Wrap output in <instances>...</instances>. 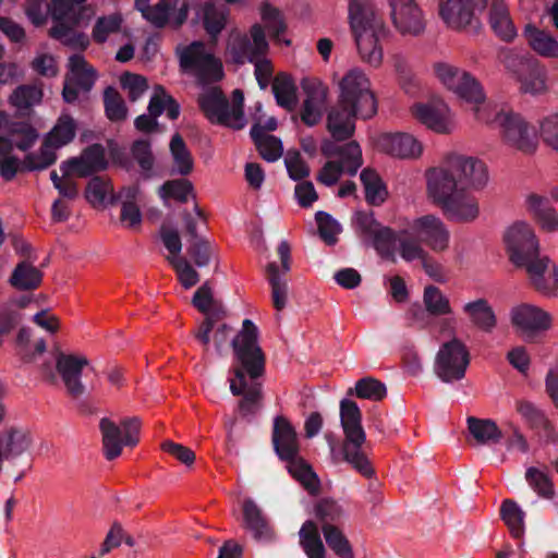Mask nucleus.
<instances>
[{
    "mask_svg": "<svg viewBox=\"0 0 558 558\" xmlns=\"http://www.w3.org/2000/svg\"><path fill=\"white\" fill-rule=\"evenodd\" d=\"M69 73L63 86V99L66 102L75 101L81 93H88L95 81V70L87 64L84 57L73 54L69 59Z\"/></svg>",
    "mask_w": 558,
    "mask_h": 558,
    "instance_id": "20",
    "label": "nucleus"
},
{
    "mask_svg": "<svg viewBox=\"0 0 558 558\" xmlns=\"http://www.w3.org/2000/svg\"><path fill=\"white\" fill-rule=\"evenodd\" d=\"M354 228L356 234L366 244H372L385 258L395 259L398 250L405 262L422 260L428 254L421 240L411 230V227L400 230L398 233L389 227H381L373 213L356 211Z\"/></svg>",
    "mask_w": 558,
    "mask_h": 558,
    "instance_id": "3",
    "label": "nucleus"
},
{
    "mask_svg": "<svg viewBox=\"0 0 558 558\" xmlns=\"http://www.w3.org/2000/svg\"><path fill=\"white\" fill-rule=\"evenodd\" d=\"M148 114H142L136 118L135 128L138 131H154L157 125V117L163 112H166L171 120L177 119L179 116V106L161 86H156L148 105Z\"/></svg>",
    "mask_w": 558,
    "mask_h": 558,
    "instance_id": "28",
    "label": "nucleus"
},
{
    "mask_svg": "<svg viewBox=\"0 0 558 558\" xmlns=\"http://www.w3.org/2000/svg\"><path fill=\"white\" fill-rule=\"evenodd\" d=\"M352 395L360 399L378 402L387 397V387L379 379L365 376L355 383L354 389H351Z\"/></svg>",
    "mask_w": 558,
    "mask_h": 558,
    "instance_id": "50",
    "label": "nucleus"
},
{
    "mask_svg": "<svg viewBox=\"0 0 558 558\" xmlns=\"http://www.w3.org/2000/svg\"><path fill=\"white\" fill-rule=\"evenodd\" d=\"M488 0H446L440 3L439 13L445 23L456 29H462L478 23L475 12H482Z\"/></svg>",
    "mask_w": 558,
    "mask_h": 558,
    "instance_id": "22",
    "label": "nucleus"
},
{
    "mask_svg": "<svg viewBox=\"0 0 558 558\" xmlns=\"http://www.w3.org/2000/svg\"><path fill=\"white\" fill-rule=\"evenodd\" d=\"M31 442V434L25 429L10 428L0 433L1 451L8 460L25 452Z\"/></svg>",
    "mask_w": 558,
    "mask_h": 558,
    "instance_id": "41",
    "label": "nucleus"
},
{
    "mask_svg": "<svg viewBox=\"0 0 558 558\" xmlns=\"http://www.w3.org/2000/svg\"><path fill=\"white\" fill-rule=\"evenodd\" d=\"M196 15L207 33L217 36L227 24L229 10L222 4L207 1L198 7Z\"/></svg>",
    "mask_w": 558,
    "mask_h": 558,
    "instance_id": "38",
    "label": "nucleus"
},
{
    "mask_svg": "<svg viewBox=\"0 0 558 558\" xmlns=\"http://www.w3.org/2000/svg\"><path fill=\"white\" fill-rule=\"evenodd\" d=\"M360 180L364 189L365 199L369 205L378 206L387 197V189L379 174L369 168L362 170Z\"/></svg>",
    "mask_w": 558,
    "mask_h": 558,
    "instance_id": "43",
    "label": "nucleus"
},
{
    "mask_svg": "<svg viewBox=\"0 0 558 558\" xmlns=\"http://www.w3.org/2000/svg\"><path fill=\"white\" fill-rule=\"evenodd\" d=\"M411 230L435 252H442L449 245L450 233L445 223L434 215L422 216L410 225Z\"/></svg>",
    "mask_w": 558,
    "mask_h": 558,
    "instance_id": "25",
    "label": "nucleus"
},
{
    "mask_svg": "<svg viewBox=\"0 0 558 558\" xmlns=\"http://www.w3.org/2000/svg\"><path fill=\"white\" fill-rule=\"evenodd\" d=\"M122 31V16L118 13L99 17L93 29V37L98 43L106 41L111 35Z\"/></svg>",
    "mask_w": 558,
    "mask_h": 558,
    "instance_id": "61",
    "label": "nucleus"
},
{
    "mask_svg": "<svg viewBox=\"0 0 558 558\" xmlns=\"http://www.w3.org/2000/svg\"><path fill=\"white\" fill-rule=\"evenodd\" d=\"M251 136L255 142L260 156L265 160L272 162L282 156L283 147L279 138L272 135L260 136L258 128L251 130Z\"/></svg>",
    "mask_w": 558,
    "mask_h": 558,
    "instance_id": "57",
    "label": "nucleus"
},
{
    "mask_svg": "<svg viewBox=\"0 0 558 558\" xmlns=\"http://www.w3.org/2000/svg\"><path fill=\"white\" fill-rule=\"evenodd\" d=\"M387 154L401 159L417 158L422 154V144L409 133L384 134L378 142Z\"/></svg>",
    "mask_w": 558,
    "mask_h": 558,
    "instance_id": "31",
    "label": "nucleus"
},
{
    "mask_svg": "<svg viewBox=\"0 0 558 558\" xmlns=\"http://www.w3.org/2000/svg\"><path fill=\"white\" fill-rule=\"evenodd\" d=\"M445 216L456 222H471L478 217L480 207L476 198L461 190L452 199L441 207Z\"/></svg>",
    "mask_w": 558,
    "mask_h": 558,
    "instance_id": "33",
    "label": "nucleus"
},
{
    "mask_svg": "<svg viewBox=\"0 0 558 558\" xmlns=\"http://www.w3.org/2000/svg\"><path fill=\"white\" fill-rule=\"evenodd\" d=\"M390 17L402 35L418 36L425 28L422 11L414 0H387Z\"/></svg>",
    "mask_w": 558,
    "mask_h": 558,
    "instance_id": "23",
    "label": "nucleus"
},
{
    "mask_svg": "<svg viewBox=\"0 0 558 558\" xmlns=\"http://www.w3.org/2000/svg\"><path fill=\"white\" fill-rule=\"evenodd\" d=\"M471 363L468 347L457 337L444 342L435 357L434 372L444 383L459 381L465 377Z\"/></svg>",
    "mask_w": 558,
    "mask_h": 558,
    "instance_id": "10",
    "label": "nucleus"
},
{
    "mask_svg": "<svg viewBox=\"0 0 558 558\" xmlns=\"http://www.w3.org/2000/svg\"><path fill=\"white\" fill-rule=\"evenodd\" d=\"M104 148L94 145L86 148L77 158L69 159L60 165L64 177H87L106 168Z\"/></svg>",
    "mask_w": 558,
    "mask_h": 558,
    "instance_id": "29",
    "label": "nucleus"
},
{
    "mask_svg": "<svg viewBox=\"0 0 558 558\" xmlns=\"http://www.w3.org/2000/svg\"><path fill=\"white\" fill-rule=\"evenodd\" d=\"M74 0H53L49 11L54 20V26L50 29V35L66 44L85 47L88 44L87 38L73 31L72 26L76 23Z\"/></svg>",
    "mask_w": 558,
    "mask_h": 558,
    "instance_id": "18",
    "label": "nucleus"
},
{
    "mask_svg": "<svg viewBox=\"0 0 558 558\" xmlns=\"http://www.w3.org/2000/svg\"><path fill=\"white\" fill-rule=\"evenodd\" d=\"M525 481L539 497L551 499L555 496L553 482L546 472L530 466L525 471Z\"/></svg>",
    "mask_w": 558,
    "mask_h": 558,
    "instance_id": "60",
    "label": "nucleus"
},
{
    "mask_svg": "<svg viewBox=\"0 0 558 558\" xmlns=\"http://www.w3.org/2000/svg\"><path fill=\"white\" fill-rule=\"evenodd\" d=\"M243 519L245 529L252 533L255 539L272 541L275 538V532L272 527L254 500H244Z\"/></svg>",
    "mask_w": 558,
    "mask_h": 558,
    "instance_id": "36",
    "label": "nucleus"
},
{
    "mask_svg": "<svg viewBox=\"0 0 558 558\" xmlns=\"http://www.w3.org/2000/svg\"><path fill=\"white\" fill-rule=\"evenodd\" d=\"M167 259L174 268L178 280L184 289H191L198 283L199 275L186 259L175 256L167 257Z\"/></svg>",
    "mask_w": 558,
    "mask_h": 558,
    "instance_id": "63",
    "label": "nucleus"
},
{
    "mask_svg": "<svg viewBox=\"0 0 558 558\" xmlns=\"http://www.w3.org/2000/svg\"><path fill=\"white\" fill-rule=\"evenodd\" d=\"M529 208L544 229L551 231L558 227L557 214L547 206V199L533 194L529 197Z\"/></svg>",
    "mask_w": 558,
    "mask_h": 558,
    "instance_id": "53",
    "label": "nucleus"
},
{
    "mask_svg": "<svg viewBox=\"0 0 558 558\" xmlns=\"http://www.w3.org/2000/svg\"><path fill=\"white\" fill-rule=\"evenodd\" d=\"M531 286L546 298H555L558 291V268L548 257H536L523 266Z\"/></svg>",
    "mask_w": 558,
    "mask_h": 558,
    "instance_id": "24",
    "label": "nucleus"
},
{
    "mask_svg": "<svg viewBox=\"0 0 558 558\" xmlns=\"http://www.w3.org/2000/svg\"><path fill=\"white\" fill-rule=\"evenodd\" d=\"M523 34L530 47L539 56L545 58L558 56L557 40L545 31L537 28L533 24H526Z\"/></svg>",
    "mask_w": 558,
    "mask_h": 558,
    "instance_id": "40",
    "label": "nucleus"
},
{
    "mask_svg": "<svg viewBox=\"0 0 558 558\" xmlns=\"http://www.w3.org/2000/svg\"><path fill=\"white\" fill-rule=\"evenodd\" d=\"M299 535L300 544L308 558H325V548L314 522L306 521Z\"/></svg>",
    "mask_w": 558,
    "mask_h": 558,
    "instance_id": "48",
    "label": "nucleus"
},
{
    "mask_svg": "<svg viewBox=\"0 0 558 558\" xmlns=\"http://www.w3.org/2000/svg\"><path fill=\"white\" fill-rule=\"evenodd\" d=\"M272 94L276 102L291 111L298 104V88L293 78L287 73H279L272 80Z\"/></svg>",
    "mask_w": 558,
    "mask_h": 558,
    "instance_id": "42",
    "label": "nucleus"
},
{
    "mask_svg": "<svg viewBox=\"0 0 558 558\" xmlns=\"http://www.w3.org/2000/svg\"><path fill=\"white\" fill-rule=\"evenodd\" d=\"M187 253L199 268L207 266L215 255L211 243L205 238H195L190 241Z\"/></svg>",
    "mask_w": 558,
    "mask_h": 558,
    "instance_id": "64",
    "label": "nucleus"
},
{
    "mask_svg": "<svg viewBox=\"0 0 558 558\" xmlns=\"http://www.w3.org/2000/svg\"><path fill=\"white\" fill-rule=\"evenodd\" d=\"M192 304L206 316L195 332V337L207 349L211 339L210 331L214 324L223 317L225 310L222 304L215 299L213 288L207 281L196 290L192 299Z\"/></svg>",
    "mask_w": 558,
    "mask_h": 558,
    "instance_id": "19",
    "label": "nucleus"
},
{
    "mask_svg": "<svg viewBox=\"0 0 558 558\" xmlns=\"http://www.w3.org/2000/svg\"><path fill=\"white\" fill-rule=\"evenodd\" d=\"M268 281L271 286L272 303L277 311L284 308L288 300V283L279 274L278 266L271 263L267 266Z\"/></svg>",
    "mask_w": 558,
    "mask_h": 558,
    "instance_id": "59",
    "label": "nucleus"
},
{
    "mask_svg": "<svg viewBox=\"0 0 558 558\" xmlns=\"http://www.w3.org/2000/svg\"><path fill=\"white\" fill-rule=\"evenodd\" d=\"M231 344L242 367L233 369L229 378L230 391L233 396H242L239 410L242 415L255 412L260 398V385L257 378L263 373L264 356L257 344V328L250 320L243 322L240 333L232 339Z\"/></svg>",
    "mask_w": 558,
    "mask_h": 558,
    "instance_id": "1",
    "label": "nucleus"
},
{
    "mask_svg": "<svg viewBox=\"0 0 558 558\" xmlns=\"http://www.w3.org/2000/svg\"><path fill=\"white\" fill-rule=\"evenodd\" d=\"M140 189L135 185L121 190L118 198L121 202L120 223L131 231H138L142 226L143 215L138 207Z\"/></svg>",
    "mask_w": 558,
    "mask_h": 558,
    "instance_id": "34",
    "label": "nucleus"
},
{
    "mask_svg": "<svg viewBox=\"0 0 558 558\" xmlns=\"http://www.w3.org/2000/svg\"><path fill=\"white\" fill-rule=\"evenodd\" d=\"M52 362L56 364L54 367L48 363H44L40 366L43 376L53 380L57 372L70 395L74 397L83 395L85 387L81 381V375L83 368L88 365L87 359L83 355L68 354L59 348H54L52 351Z\"/></svg>",
    "mask_w": 558,
    "mask_h": 558,
    "instance_id": "11",
    "label": "nucleus"
},
{
    "mask_svg": "<svg viewBox=\"0 0 558 558\" xmlns=\"http://www.w3.org/2000/svg\"><path fill=\"white\" fill-rule=\"evenodd\" d=\"M301 86L305 93L301 120L308 126L316 125L322 117L327 101V87L318 80L304 78Z\"/></svg>",
    "mask_w": 558,
    "mask_h": 558,
    "instance_id": "27",
    "label": "nucleus"
},
{
    "mask_svg": "<svg viewBox=\"0 0 558 558\" xmlns=\"http://www.w3.org/2000/svg\"><path fill=\"white\" fill-rule=\"evenodd\" d=\"M269 50L264 27L255 23L246 34L232 33L229 36L226 56L236 64L254 62L257 58L264 57Z\"/></svg>",
    "mask_w": 558,
    "mask_h": 558,
    "instance_id": "14",
    "label": "nucleus"
},
{
    "mask_svg": "<svg viewBox=\"0 0 558 558\" xmlns=\"http://www.w3.org/2000/svg\"><path fill=\"white\" fill-rule=\"evenodd\" d=\"M546 70L537 59H534L529 70L523 71L518 77L521 83V89L524 93L539 94L546 89Z\"/></svg>",
    "mask_w": 558,
    "mask_h": 558,
    "instance_id": "49",
    "label": "nucleus"
},
{
    "mask_svg": "<svg viewBox=\"0 0 558 558\" xmlns=\"http://www.w3.org/2000/svg\"><path fill=\"white\" fill-rule=\"evenodd\" d=\"M411 112L428 129L441 134L449 132L446 119L447 106L442 101L417 102L412 106Z\"/></svg>",
    "mask_w": 558,
    "mask_h": 558,
    "instance_id": "32",
    "label": "nucleus"
},
{
    "mask_svg": "<svg viewBox=\"0 0 558 558\" xmlns=\"http://www.w3.org/2000/svg\"><path fill=\"white\" fill-rule=\"evenodd\" d=\"M232 97L233 104L230 106L218 88H209L202 94L199 105L211 122L240 130L246 124L242 110L244 97L239 89L233 92Z\"/></svg>",
    "mask_w": 558,
    "mask_h": 558,
    "instance_id": "9",
    "label": "nucleus"
},
{
    "mask_svg": "<svg viewBox=\"0 0 558 558\" xmlns=\"http://www.w3.org/2000/svg\"><path fill=\"white\" fill-rule=\"evenodd\" d=\"M272 442L280 459L287 461L289 473L310 493L317 492L319 481L311 465L299 456L295 429L284 417L275 418Z\"/></svg>",
    "mask_w": 558,
    "mask_h": 558,
    "instance_id": "6",
    "label": "nucleus"
},
{
    "mask_svg": "<svg viewBox=\"0 0 558 558\" xmlns=\"http://www.w3.org/2000/svg\"><path fill=\"white\" fill-rule=\"evenodd\" d=\"M158 194L166 206L171 199L186 203L193 196V185L184 179L169 180L159 187Z\"/></svg>",
    "mask_w": 558,
    "mask_h": 558,
    "instance_id": "51",
    "label": "nucleus"
},
{
    "mask_svg": "<svg viewBox=\"0 0 558 558\" xmlns=\"http://www.w3.org/2000/svg\"><path fill=\"white\" fill-rule=\"evenodd\" d=\"M466 423L470 434L480 445L498 444L504 436L496 422L490 418L469 416Z\"/></svg>",
    "mask_w": 558,
    "mask_h": 558,
    "instance_id": "39",
    "label": "nucleus"
},
{
    "mask_svg": "<svg viewBox=\"0 0 558 558\" xmlns=\"http://www.w3.org/2000/svg\"><path fill=\"white\" fill-rule=\"evenodd\" d=\"M38 138L35 129L25 122H11L8 114L0 111V174L11 180L17 173L21 161L13 148H31Z\"/></svg>",
    "mask_w": 558,
    "mask_h": 558,
    "instance_id": "7",
    "label": "nucleus"
},
{
    "mask_svg": "<svg viewBox=\"0 0 558 558\" xmlns=\"http://www.w3.org/2000/svg\"><path fill=\"white\" fill-rule=\"evenodd\" d=\"M500 517L514 538L524 534V511L512 499H505L500 507Z\"/></svg>",
    "mask_w": 558,
    "mask_h": 558,
    "instance_id": "47",
    "label": "nucleus"
},
{
    "mask_svg": "<svg viewBox=\"0 0 558 558\" xmlns=\"http://www.w3.org/2000/svg\"><path fill=\"white\" fill-rule=\"evenodd\" d=\"M476 119L498 129L506 144L523 153H532L537 145V135L520 114L504 109L486 110L476 108Z\"/></svg>",
    "mask_w": 558,
    "mask_h": 558,
    "instance_id": "8",
    "label": "nucleus"
},
{
    "mask_svg": "<svg viewBox=\"0 0 558 558\" xmlns=\"http://www.w3.org/2000/svg\"><path fill=\"white\" fill-rule=\"evenodd\" d=\"M169 148L172 158V173L180 175L190 174L194 167V160L179 134L172 136Z\"/></svg>",
    "mask_w": 558,
    "mask_h": 558,
    "instance_id": "44",
    "label": "nucleus"
},
{
    "mask_svg": "<svg viewBox=\"0 0 558 558\" xmlns=\"http://www.w3.org/2000/svg\"><path fill=\"white\" fill-rule=\"evenodd\" d=\"M75 135V123L69 116H62L54 128L46 136V141L56 149L70 143Z\"/></svg>",
    "mask_w": 558,
    "mask_h": 558,
    "instance_id": "56",
    "label": "nucleus"
},
{
    "mask_svg": "<svg viewBox=\"0 0 558 558\" xmlns=\"http://www.w3.org/2000/svg\"><path fill=\"white\" fill-rule=\"evenodd\" d=\"M488 180L483 161L461 155H450L444 167L427 172V190L433 202L442 207L468 186L483 187Z\"/></svg>",
    "mask_w": 558,
    "mask_h": 558,
    "instance_id": "2",
    "label": "nucleus"
},
{
    "mask_svg": "<svg viewBox=\"0 0 558 558\" xmlns=\"http://www.w3.org/2000/svg\"><path fill=\"white\" fill-rule=\"evenodd\" d=\"M85 196L94 207H105L116 199L110 181L99 177H95L88 182Z\"/></svg>",
    "mask_w": 558,
    "mask_h": 558,
    "instance_id": "46",
    "label": "nucleus"
},
{
    "mask_svg": "<svg viewBox=\"0 0 558 558\" xmlns=\"http://www.w3.org/2000/svg\"><path fill=\"white\" fill-rule=\"evenodd\" d=\"M463 313L478 330L490 333L497 326L494 308L486 299H476L463 305Z\"/></svg>",
    "mask_w": 558,
    "mask_h": 558,
    "instance_id": "37",
    "label": "nucleus"
},
{
    "mask_svg": "<svg viewBox=\"0 0 558 558\" xmlns=\"http://www.w3.org/2000/svg\"><path fill=\"white\" fill-rule=\"evenodd\" d=\"M488 21L492 29L501 40L510 43L515 38L517 28L504 0H492Z\"/></svg>",
    "mask_w": 558,
    "mask_h": 558,
    "instance_id": "35",
    "label": "nucleus"
},
{
    "mask_svg": "<svg viewBox=\"0 0 558 558\" xmlns=\"http://www.w3.org/2000/svg\"><path fill=\"white\" fill-rule=\"evenodd\" d=\"M182 69L201 81H218L223 75L221 61L199 41L179 49Z\"/></svg>",
    "mask_w": 558,
    "mask_h": 558,
    "instance_id": "16",
    "label": "nucleus"
},
{
    "mask_svg": "<svg viewBox=\"0 0 558 558\" xmlns=\"http://www.w3.org/2000/svg\"><path fill=\"white\" fill-rule=\"evenodd\" d=\"M349 76L344 75L338 84L339 87V101L332 105L327 112V130L332 141H327L323 144V153L327 156L342 154L335 143H344L343 148H347L345 141L349 138Z\"/></svg>",
    "mask_w": 558,
    "mask_h": 558,
    "instance_id": "13",
    "label": "nucleus"
},
{
    "mask_svg": "<svg viewBox=\"0 0 558 558\" xmlns=\"http://www.w3.org/2000/svg\"><path fill=\"white\" fill-rule=\"evenodd\" d=\"M433 69L436 77L460 98L474 105L484 102L483 88L480 82L469 72L448 62H436Z\"/></svg>",
    "mask_w": 558,
    "mask_h": 558,
    "instance_id": "15",
    "label": "nucleus"
},
{
    "mask_svg": "<svg viewBox=\"0 0 558 558\" xmlns=\"http://www.w3.org/2000/svg\"><path fill=\"white\" fill-rule=\"evenodd\" d=\"M259 14L270 36L277 43L290 46V39H287L286 37L282 36L287 26L280 11L269 3H263L259 7Z\"/></svg>",
    "mask_w": 558,
    "mask_h": 558,
    "instance_id": "45",
    "label": "nucleus"
},
{
    "mask_svg": "<svg viewBox=\"0 0 558 558\" xmlns=\"http://www.w3.org/2000/svg\"><path fill=\"white\" fill-rule=\"evenodd\" d=\"M43 89L38 85H21L10 96L9 102L19 111H25L40 104Z\"/></svg>",
    "mask_w": 558,
    "mask_h": 558,
    "instance_id": "52",
    "label": "nucleus"
},
{
    "mask_svg": "<svg viewBox=\"0 0 558 558\" xmlns=\"http://www.w3.org/2000/svg\"><path fill=\"white\" fill-rule=\"evenodd\" d=\"M187 3L181 0H159L149 11H144V19L161 27L166 24L180 26L187 17Z\"/></svg>",
    "mask_w": 558,
    "mask_h": 558,
    "instance_id": "30",
    "label": "nucleus"
},
{
    "mask_svg": "<svg viewBox=\"0 0 558 558\" xmlns=\"http://www.w3.org/2000/svg\"><path fill=\"white\" fill-rule=\"evenodd\" d=\"M515 409L532 428L544 429L547 433L551 432L553 426L550 422L545 414L530 401H517Z\"/></svg>",
    "mask_w": 558,
    "mask_h": 558,
    "instance_id": "58",
    "label": "nucleus"
},
{
    "mask_svg": "<svg viewBox=\"0 0 558 558\" xmlns=\"http://www.w3.org/2000/svg\"><path fill=\"white\" fill-rule=\"evenodd\" d=\"M423 302L426 311L432 316H442L452 313L449 299L435 286H427L424 289Z\"/></svg>",
    "mask_w": 558,
    "mask_h": 558,
    "instance_id": "54",
    "label": "nucleus"
},
{
    "mask_svg": "<svg viewBox=\"0 0 558 558\" xmlns=\"http://www.w3.org/2000/svg\"><path fill=\"white\" fill-rule=\"evenodd\" d=\"M41 277V272L35 266L21 263L14 269L10 281L16 289L29 290L39 286Z\"/></svg>",
    "mask_w": 558,
    "mask_h": 558,
    "instance_id": "55",
    "label": "nucleus"
},
{
    "mask_svg": "<svg viewBox=\"0 0 558 558\" xmlns=\"http://www.w3.org/2000/svg\"><path fill=\"white\" fill-rule=\"evenodd\" d=\"M57 149L50 145V142L44 141L38 153L29 154L25 158V168L27 170H43L52 165L57 159Z\"/></svg>",
    "mask_w": 558,
    "mask_h": 558,
    "instance_id": "62",
    "label": "nucleus"
},
{
    "mask_svg": "<svg viewBox=\"0 0 558 558\" xmlns=\"http://www.w3.org/2000/svg\"><path fill=\"white\" fill-rule=\"evenodd\" d=\"M371 0H351V34L361 60L377 68L383 61L381 40L389 35Z\"/></svg>",
    "mask_w": 558,
    "mask_h": 558,
    "instance_id": "4",
    "label": "nucleus"
},
{
    "mask_svg": "<svg viewBox=\"0 0 558 558\" xmlns=\"http://www.w3.org/2000/svg\"><path fill=\"white\" fill-rule=\"evenodd\" d=\"M377 112V99L371 89L369 80L359 69H351V118L363 120Z\"/></svg>",
    "mask_w": 558,
    "mask_h": 558,
    "instance_id": "21",
    "label": "nucleus"
},
{
    "mask_svg": "<svg viewBox=\"0 0 558 558\" xmlns=\"http://www.w3.org/2000/svg\"><path fill=\"white\" fill-rule=\"evenodd\" d=\"M511 323L529 339L549 329L551 316L543 308L523 303L511 311Z\"/></svg>",
    "mask_w": 558,
    "mask_h": 558,
    "instance_id": "26",
    "label": "nucleus"
},
{
    "mask_svg": "<svg viewBox=\"0 0 558 558\" xmlns=\"http://www.w3.org/2000/svg\"><path fill=\"white\" fill-rule=\"evenodd\" d=\"M140 427L141 424L136 417H128L119 422L108 417L101 418L99 428L106 459L118 458L124 446H135L138 442Z\"/></svg>",
    "mask_w": 558,
    "mask_h": 558,
    "instance_id": "12",
    "label": "nucleus"
},
{
    "mask_svg": "<svg viewBox=\"0 0 558 558\" xmlns=\"http://www.w3.org/2000/svg\"><path fill=\"white\" fill-rule=\"evenodd\" d=\"M510 260L523 267L539 256L538 243L532 228L525 222H515L504 235Z\"/></svg>",
    "mask_w": 558,
    "mask_h": 558,
    "instance_id": "17",
    "label": "nucleus"
},
{
    "mask_svg": "<svg viewBox=\"0 0 558 558\" xmlns=\"http://www.w3.org/2000/svg\"><path fill=\"white\" fill-rule=\"evenodd\" d=\"M372 456L373 445L366 438L362 425V412L357 403L351 400V470L367 481L366 499L375 506L383 498L380 492H378L379 481Z\"/></svg>",
    "mask_w": 558,
    "mask_h": 558,
    "instance_id": "5",
    "label": "nucleus"
}]
</instances>
